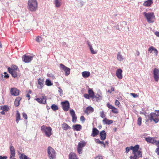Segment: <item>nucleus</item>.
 Here are the masks:
<instances>
[{"label":"nucleus","instance_id":"f257e3e1","mask_svg":"<svg viewBox=\"0 0 159 159\" xmlns=\"http://www.w3.org/2000/svg\"><path fill=\"white\" fill-rule=\"evenodd\" d=\"M38 3L37 0H28V8L31 12H34L38 9Z\"/></svg>","mask_w":159,"mask_h":159},{"label":"nucleus","instance_id":"f03ea898","mask_svg":"<svg viewBox=\"0 0 159 159\" xmlns=\"http://www.w3.org/2000/svg\"><path fill=\"white\" fill-rule=\"evenodd\" d=\"M41 130L42 133L48 137H49L52 134V129L50 126L43 125L41 127Z\"/></svg>","mask_w":159,"mask_h":159},{"label":"nucleus","instance_id":"7ed1b4c3","mask_svg":"<svg viewBox=\"0 0 159 159\" xmlns=\"http://www.w3.org/2000/svg\"><path fill=\"white\" fill-rule=\"evenodd\" d=\"M143 14L148 22L153 23L154 22L155 17L154 13L144 12Z\"/></svg>","mask_w":159,"mask_h":159},{"label":"nucleus","instance_id":"20e7f679","mask_svg":"<svg viewBox=\"0 0 159 159\" xmlns=\"http://www.w3.org/2000/svg\"><path fill=\"white\" fill-rule=\"evenodd\" d=\"M48 156L50 159H55L56 153L55 150L51 147L49 146L47 149Z\"/></svg>","mask_w":159,"mask_h":159},{"label":"nucleus","instance_id":"39448f33","mask_svg":"<svg viewBox=\"0 0 159 159\" xmlns=\"http://www.w3.org/2000/svg\"><path fill=\"white\" fill-rule=\"evenodd\" d=\"M139 148V146L138 145H136L134 147L131 146V150H133V154L135 155L138 154L142 157V153L140 151L138 150Z\"/></svg>","mask_w":159,"mask_h":159},{"label":"nucleus","instance_id":"423d86ee","mask_svg":"<svg viewBox=\"0 0 159 159\" xmlns=\"http://www.w3.org/2000/svg\"><path fill=\"white\" fill-rule=\"evenodd\" d=\"M149 119L151 121L153 120L155 123H157L159 121V116L156 113L152 112L149 115Z\"/></svg>","mask_w":159,"mask_h":159},{"label":"nucleus","instance_id":"0eeeda50","mask_svg":"<svg viewBox=\"0 0 159 159\" xmlns=\"http://www.w3.org/2000/svg\"><path fill=\"white\" fill-rule=\"evenodd\" d=\"M86 144V143L84 141H81L78 143L77 148V151L79 154L82 153V151L83 148L85 146Z\"/></svg>","mask_w":159,"mask_h":159},{"label":"nucleus","instance_id":"6e6552de","mask_svg":"<svg viewBox=\"0 0 159 159\" xmlns=\"http://www.w3.org/2000/svg\"><path fill=\"white\" fill-rule=\"evenodd\" d=\"M61 104L62 106V108L64 111H68L70 108V104L68 101L66 100L61 102Z\"/></svg>","mask_w":159,"mask_h":159},{"label":"nucleus","instance_id":"1a4fd4ad","mask_svg":"<svg viewBox=\"0 0 159 159\" xmlns=\"http://www.w3.org/2000/svg\"><path fill=\"white\" fill-rule=\"evenodd\" d=\"M60 67L61 69L64 71L66 75L68 76L70 74V68L66 66L61 63L60 64Z\"/></svg>","mask_w":159,"mask_h":159},{"label":"nucleus","instance_id":"9d476101","mask_svg":"<svg viewBox=\"0 0 159 159\" xmlns=\"http://www.w3.org/2000/svg\"><path fill=\"white\" fill-rule=\"evenodd\" d=\"M153 77L155 80L157 81L159 80V70L155 68L153 71Z\"/></svg>","mask_w":159,"mask_h":159},{"label":"nucleus","instance_id":"9b49d317","mask_svg":"<svg viewBox=\"0 0 159 159\" xmlns=\"http://www.w3.org/2000/svg\"><path fill=\"white\" fill-rule=\"evenodd\" d=\"M10 93L12 96H17L19 94V90L15 88H11L10 90Z\"/></svg>","mask_w":159,"mask_h":159},{"label":"nucleus","instance_id":"f8f14e48","mask_svg":"<svg viewBox=\"0 0 159 159\" xmlns=\"http://www.w3.org/2000/svg\"><path fill=\"white\" fill-rule=\"evenodd\" d=\"M23 61L25 63H29L33 59V57L29 55H25L22 57Z\"/></svg>","mask_w":159,"mask_h":159},{"label":"nucleus","instance_id":"ddd939ff","mask_svg":"<svg viewBox=\"0 0 159 159\" xmlns=\"http://www.w3.org/2000/svg\"><path fill=\"white\" fill-rule=\"evenodd\" d=\"M87 44L89 46L91 53L92 54H96L98 52L97 50H94L92 47L91 43L88 40L87 41Z\"/></svg>","mask_w":159,"mask_h":159},{"label":"nucleus","instance_id":"4468645a","mask_svg":"<svg viewBox=\"0 0 159 159\" xmlns=\"http://www.w3.org/2000/svg\"><path fill=\"white\" fill-rule=\"evenodd\" d=\"M10 158H14L15 157V150L13 146H12L11 144H10Z\"/></svg>","mask_w":159,"mask_h":159},{"label":"nucleus","instance_id":"2eb2a0df","mask_svg":"<svg viewBox=\"0 0 159 159\" xmlns=\"http://www.w3.org/2000/svg\"><path fill=\"white\" fill-rule=\"evenodd\" d=\"M45 96H43L42 98H38L35 100L39 103L45 104L46 103V99Z\"/></svg>","mask_w":159,"mask_h":159},{"label":"nucleus","instance_id":"dca6fc26","mask_svg":"<svg viewBox=\"0 0 159 159\" xmlns=\"http://www.w3.org/2000/svg\"><path fill=\"white\" fill-rule=\"evenodd\" d=\"M70 113L72 118V121L73 122H75L77 117L76 116L74 111L73 109L70 110Z\"/></svg>","mask_w":159,"mask_h":159},{"label":"nucleus","instance_id":"f3484780","mask_svg":"<svg viewBox=\"0 0 159 159\" xmlns=\"http://www.w3.org/2000/svg\"><path fill=\"white\" fill-rule=\"evenodd\" d=\"M122 70L120 69H119L116 70V75L117 77L120 79H121L122 78Z\"/></svg>","mask_w":159,"mask_h":159},{"label":"nucleus","instance_id":"a211bd4d","mask_svg":"<svg viewBox=\"0 0 159 159\" xmlns=\"http://www.w3.org/2000/svg\"><path fill=\"white\" fill-rule=\"evenodd\" d=\"M148 51L150 53H152V52L153 51L156 56L157 55L158 51L153 46H151L148 49Z\"/></svg>","mask_w":159,"mask_h":159},{"label":"nucleus","instance_id":"6ab92c4d","mask_svg":"<svg viewBox=\"0 0 159 159\" xmlns=\"http://www.w3.org/2000/svg\"><path fill=\"white\" fill-rule=\"evenodd\" d=\"M53 3L56 7H59L62 4V0H54Z\"/></svg>","mask_w":159,"mask_h":159},{"label":"nucleus","instance_id":"aec40b11","mask_svg":"<svg viewBox=\"0 0 159 159\" xmlns=\"http://www.w3.org/2000/svg\"><path fill=\"white\" fill-rule=\"evenodd\" d=\"M19 72V70L17 69L16 70H15L9 72L11 75L14 78H16L17 76V75Z\"/></svg>","mask_w":159,"mask_h":159},{"label":"nucleus","instance_id":"412c9836","mask_svg":"<svg viewBox=\"0 0 159 159\" xmlns=\"http://www.w3.org/2000/svg\"><path fill=\"white\" fill-rule=\"evenodd\" d=\"M101 139L103 141L106 138V134L104 130H102L100 133Z\"/></svg>","mask_w":159,"mask_h":159},{"label":"nucleus","instance_id":"4be33fe9","mask_svg":"<svg viewBox=\"0 0 159 159\" xmlns=\"http://www.w3.org/2000/svg\"><path fill=\"white\" fill-rule=\"evenodd\" d=\"M102 122L104 125L107 124L109 125L113 122L112 120L107 119L106 118H105L102 120Z\"/></svg>","mask_w":159,"mask_h":159},{"label":"nucleus","instance_id":"5701e85b","mask_svg":"<svg viewBox=\"0 0 159 159\" xmlns=\"http://www.w3.org/2000/svg\"><path fill=\"white\" fill-rule=\"evenodd\" d=\"M145 140L148 143H155L156 142V140L155 139V138H145Z\"/></svg>","mask_w":159,"mask_h":159},{"label":"nucleus","instance_id":"b1692460","mask_svg":"<svg viewBox=\"0 0 159 159\" xmlns=\"http://www.w3.org/2000/svg\"><path fill=\"white\" fill-rule=\"evenodd\" d=\"M93 111L94 109L92 107L89 106L86 108L85 112L88 114L93 112Z\"/></svg>","mask_w":159,"mask_h":159},{"label":"nucleus","instance_id":"393cba45","mask_svg":"<svg viewBox=\"0 0 159 159\" xmlns=\"http://www.w3.org/2000/svg\"><path fill=\"white\" fill-rule=\"evenodd\" d=\"M69 159H79V158L74 153L70 152L69 155Z\"/></svg>","mask_w":159,"mask_h":159},{"label":"nucleus","instance_id":"a878e982","mask_svg":"<svg viewBox=\"0 0 159 159\" xmlns=\"http://www.w3.org/2000/svg\"><path fill=\"white\" fill-rule=\"evenodd\" d=\"M72 127L74 130H76L77 131H80L82 129L81 125L79 124H76L73 125Z\"/></svg>","mask_w":159,"mask_h":159},{"label":"nucleus","instance_id":"bb28decb","mask_svg":"<svg viewBox=\"0 0 159 159\" xmlns=\"http://www.w3.org/2000/svg\"><path fill=\"white\" fill-rule=\"evenodd\" d=\"M153 3L152 0H148L145 1L143 3V5L145 7L150 6Z\"/></svg>","mask_w":159,"mask_h":159},{"label":"nucleus","instance_id":"cd10ccee","mask_svg":"<svg viewBox=\"0 0 159 159\" xmlns=\"http://www.w3.org/2000/svg\"><path fill=\"white\" fill-rule=\"evenodd\" d=\"M82 76L84 78L88 77L90 75V73L88 71H84L82 73Z\"/></svg>","mask_w":159,"mask_h":159},{"label":"nucleus","instance_id":"c85d7f7f","mask_svg":"<svg viewBox=\"0 0 159 159\" xmlns=\"http://www.w3.org/2000/svg\"><path fill=\"white\" fill-rule=\"evenodd\" d=\"M125 59V58L122 56L120 52H118L117 55V59L119 61H122Z\"/></svg>","mask_w":159,"mask_h":159},{"label":"nucleus","instance_id":"c756f323","mask_svg":"<svg viewBox=\"0 0 159 159\" xmlns=\"http://www.w3.org/2000/svg\"><path fill=\"white\" fill-rule=\"evenodd\" d=\"M99 131L96 128H93L92 131V133L91 134V136L94 137L99 134Z\"/></svg>","mask_w":159,"mask_h":159},{"label":"nucleus","instance_id":"7c9ffc66","mask_svg":"<svg viewBox=\"0 0 159 159\" xmlns=\"http://www.w3.org/2000/svg\"><path fill=\"white\" fill-rule=\"evenodd\" d=\"M62 127L63 129L65 130H67L71 129V127L66 123H64L62 124Z\"/></svg>","mask_w":159,"mask_h":159},{"label":"nucleus","instance_id":"2f4dec72","mask_svg":"<svg viewBox=\"0 0 159 159\" xmlns=\"http://www.w3.org/2000/svg\"><path fill=\"white\" fill-rule=\"evenodd\" d=\"M21 98L20 97H17L14 102V104L15 106L18 107L20 105V102Z\"/></svg>","mask_w":159,"mask_h":159},{"label":"nucleus","instance_id":"473e14b6","mask_svg":"<svg viewBox=\"0 0 159 159\" xmlns=\"http://www.w3.org/2000/svg\"><path fill=\"white\" fill-rule=\"evenodd\" d=\"M88 93L90 96L93 98H96L97 97L94 95V93L92 89H90L89 90Z\"/></svg>","mask_w":159,"mask_h":159},{"label":"nucleus","instance_id":"72a5a7b5","mask_svg":"<svg viewBox=\"0 0 159 159\" xmlns=\"http://www.w3.org/2000/svg\"><path fill=\"white\" fill-rule=\"evenodd\" d=\"M17 69H19L18 67L16 65L12 66L11 67H8V72L16 70Z\"/></svg>","mask_w":159,"mask_h":159},{"label":"nucleus","instance_id":"f704fd0d","mask_svg":"<svg viewBox=\"0 0 159 159\" xmlns=\"http://www.w3.org/2000/svg\"><path fill=\"white\" fill-rule=\"evenodd\" d=\"M19 157L20 159H31L23 153L21 154Z\"/></svg>","mask_w":159,"mask_h":159},{"label":"nucleus","instance_id":"c9c22d12","mask_svg":"<svg viewBox=\"0 0 159 159\" xmlns=\"http://www.w3.org/2000/svg\"><path fill=\"white\" fill-rule=\"evenodd\" d=\"M16 117V121L17 123H18L19 121L20 120V113L18 111H17Z\"/></svg>","mask_w":159,"mask_h":159},{"label":"nucleus","instance_id":"e433bc0d","mask_svg":"<svg viewBox=\"0 0 159 159\" xmlns=\"http://www.w3.org/2000/svg\"><path fill=\"white\" fill-rule=\"evenodd\" d=\"M45 84L48 86H51L52 85V83L48 79H47L45 81Z\"/></svg>","mask_w":159,"mask_h":159},{"label":"nucleus","instance_id":"4c0bfd02","mask_svg":"<svg viewBox=\"0 0 159 159\" xmlns=\"http://www.w3.org/2000/svg\"><path fill=\"white\" fill-rule=\"evenodd\" d=\"M38 84L41 86V88H42V86L43 84V79L39 78L38 81Z\"/></svg>","mask_w":159,"mask_h":159},{"label":"nucleus","instance_id":"58836bf2","mask_svg":"<svg viewBox=\"0 0 159 159\" xmlns=\"http://www.w3.org/2000/svg\"><path fill=\"white\" fill-rule=\"evenodd\" d=\"M51 108L54 111L57 110L58 109L57 106L54 104L52 105Z\"/></svg>","mask_w":159,"mask_h":159},{"label":"nucleus","instance_id":"ea45409f","mask_svg":"<svg viewBox=\"0 0 159 159\" xmlns=\"http://www.w3.org/2000/svg\"><path fill=\"white\" fill-rule=\"evenodd\" d=\"M141 157L138 154L134 155V156H131L130 157V159H138V157Z\"/></svg>","mask_w":159,"mask_h":159},{"label":"nucleus","instance_id":"a19ab883","mask_svg":"<svg viewBox=\"0 0 159 159\" xmlns=\"http://www.w3.org/2000/svg\"><path fill=\"white\" fill-rule=\"evenodd\" d=\"M2 109L3 111H8L9 107L5 105L2 107Z\"/></svg>","mask_w":159,"mask_h":159},{"label":"nucleus","instance_id":"79ce46f5","mask_svg":"<svg viewBox=\"0 0 159 159\" xmlns=\"http://www.w3.org/2000/svg\"><path fill=\"white\" fill-rule=\"evenodd\" d=\"M142 118L141 117H139L137 120V124L138 125L140 126L141 125L142 123Z\"/></svg>","mask_w":159,"mask_h":159},{"label":"nucleus","instance_id":"37998d69","mask_svg":"<svg viewBox=\"0 0 159 159\" xmlns=\"http://www.w3.org/2000/svg\"><path fill=\"white\" fill-rule=\"evenodd\" d=\"M111 111L114 113L117 114L118 113L117 109V108H116L114 107V108H113L112 109Z\"/></svg>","mask_w":159,"mask_h":159},{"label":"nucleus","instance_id":"c03bdc74","mask_svg":"<svg viewBox=\"0 0 159 159\" xmlns=\"http://www.w3.org/2000/svg\"><path fill=\"white\" fill-rule=\"evenodd\" d=\"M100 116L102 118H103L105 117L106 116L104 114V112L103 111H102L100 112Z\"/></svg>","mask_w":159,"mask_h":159},{"label":"nucleus","instance_id":"a18cd8bd","mask_svg":"<svg viewBox=\"0 0 159 159\" xmlns=\"http://www.w3.org/2000/svg\"><path fill=\"white\" fill-rule=\"evenodd\" d=\"M36 40L38 42H40L42 41V38L39 36H38L36 38Z\"/></svg>","mask_w":159,"mask_h":159},{"label":"nucleus","instance_id":"49530a36","mask_svg":"<svg viewBox=\"0 0 159 159\" xmlns=\"http://www.w3.org/2000/svg\"><path fill=\"white\" fill-rule=\"evenodd\" d=\"M130 95L134 98H135L139 96V95L134 93H130Z\"/></svg>","mask_w":159,"mask_h":159},{"label":"nucleus","instance_id":"de8ad7c7","mask_svg":"<svg viewBox=\"0 0 159 159\" xmlns=\"http://www.w3.org/2000/svg\"><path fill=\"white\" fill-rule=\"evenodd\" d=\"M114 91V88L113 87H111V90H108L107 91V92L109 93H111L112 91Z\"/></svg>","mask_w":159,"mask_h":159},{"label":"nucleus","instance_id":"09e8293b","mask_svg":"<svg viewBox=\"0 0 159 159\" xmlns=\"http://www.w3.org/2000/svg\"><path fill=\"white\" fill-rule=\"evenodd\" d=\"M95 159H103V158L102 156L101 155H99L95 157Z\"/></svg>","mask_w":159,"mask_h":159},{"label":"nucleus","instance_id":"8fccbe9b","mask_svg":"<svg viewBox=\"0 0 159 159\" xmlns=\"http://www.w3.org/2000/svg\"><path fill=\"white\" fill-rule=\"evenodd\" d=\"M107 106L109 108L111 109H112L114 107L113 106L111 105H110L109 104H107Z\"/></svg>","mask_w":159,"mask_h":159},{"label":"nucleus","instance_id":"3c124183","mask_svg":"<svg viewBox=\"0 0 159 159\" xmlns=\"http://www.w3.org/2000/svg\"><path fill=\"white\" fill-rule=\"evenodd\" d=\"M125 149L126 152V153H128L129 152L130 150H131V146L130 148L128 147H126L125 148Z\"/></svg>","mask_w":159,"mask_h":159},{"label":"nucleus","instance_id":"603ef678","mask_svg":"<svg viewBox=\"0 0 159 159\" xmlns=\"http://www.w3.org/2000/svg\"><path fill=\"white\" fill-rule=\"evenodd\" d=\"M80 120L82 121L83 123L84 122L85 120L84 117L83 116H81L80 118Z\"/></svg>","mask_w":159,"mask_h":159},{"label":"nucleus","instance_id":"864d4df0","mask_svg":"<svg viewBox=\"0 0 159 159\" xmlns=\"http://www.w3.org/2000/svg\"><path fill=\"white\" fill-rule=\"evenodd\" d=\"M22 115H23V117L25 119H27V114L26 113H22Z\"/></svg>","mask_w":159,"mask_h":159},{"label":"nucleus","instance_id":"5fc2aeb1","mask_svg":"<svg viewBox=\"0 0 159 159\" xmlns=\"http://www.w3.org/2000/svg\"><path fill=\"white\" fill-rule=\"evenodd\" d=\"M84 97L85 98H86L87 99H89V95L87 94H85L84 95Z\"/></svg>","mask_w":159,"mask_h":159},{"label":"nucleus","instance_id":"6e6d98bb","mask_svg":"<svg viewBox=\"0 0 159 159\" xmlns=\"http://www.w3.org/2000/svg\"><path fill=\"white\" fill-rule=\"evenodd\" d=\"M47 76H48L49 77H52V78H54V76L52 74H47Z\"/></svg>","mask_w":159,"mask_h":159},{"label":"nucleus","instance_id":"4d7b16f0","mask_svg":"<svg viewBox=\"0 0 159 159\" xmlns=\"http://www.w3.org/2000/svg\"><path fill=\"white\" fill-rule=\"evenodd\" d=\"M95 142L96 143L100 144L101 143V141L99 140V139H98L95 140Z\"/></svg>","mask_w":159,"mask_h":159},{"label":"nucleus","instance_id":"13d9d810","mask_svg":"<svg viewBox=\"0 0 159 159\" xmlns=\"http://www.w3.org/2000/svg\"><path fill=\"white\" fill-rule=\"evenodd\" d=\"M120 104V102L118 100H116L115 102V105L116 106H118Z\"/></svg>","mask_w":159,"mask_h":159},{"label":"nucleus","instance_id":"bf43d9fd","mask_svg":"<svg viewBox=\"0 0 159 159\" xmlns=\"http://www.w3.org/2000/svg\"><path fill=\"white\" fill-rule=\"evenodd\" d=\"M155 34L157 37H159V32L158 31H156L155 32Z\"/></svg>","mask_w":159,"mask_h":159},{"label":"nucleus","instance_id":"052dcab7","mask_svg":"<svg viewBox=\"0 0 159 159\" xmlns=\"http://www.w3.org/2000/svg\"><path fill=\"white\" fill-rule=\"evenodd\" d=\"M7 158V157L6 156L2 157L0 156V159H6Z\"/></svg>","mask_w":159,"mask_h":159},{"label":"nucleus","instance_id":"680f3d73","mask_svg":"<svg viewBox=\"0 0 159 159\" xmlns=\"http://www.w3.org/2000/svg\"><path fill=\"white\" fill-rule=\"evenodd\" d=\"M100 144H102L103 145L104 147H105V143L103 141H101Z\"/></svg>","mask_w":159,"mask_h":159},{"label":"nucleus","instance_id":"e2e57ef3","mask_svg":"<svg viewBox=\"0 0 159 159\" xmlns=\"http://www.w3.org/2000/svg\"><path fill=\"white\" fill-rule=\"evenodd\" d=\"M26 97L28 98V100H30V95L29 94V93H28L26 95Z\"/></svg>","mask_w":159,"mask_h":159},{"label":"nucleus","instance_id":"0e129e2a","mask_svg":"<svg viewBox=\"0 0 159 159\" xmlns=\"http://www.w3.org/2000/svg\"><path fill=\"white\" fill-rule=\"evenodd\" d=\"M96 96L97 97L95 98H99V99H100V98H102L101 96H100V95H97Z\"/></svg>","mask_w":159,"mask_h":159},{"label":"nucleus","instance_id":"69168bd1","mask_svg":"<svg viewBox=\"0 0 159 159\" xmlns=\"http://www.w3.org/2000/svg\"><path fill=\"white\" fill-rule=\"evenodd\" d=\"M9 77V76L8 74H7L6 75H5L4 76V77L6 79L8 78Z\"/></svg>","mask_w":159,"mask_h":159},{"label":"nucleus","instance_id":"338daca9","mask_svg":"<svg viewBox=\"0 0 159 159\" xmlns=\"http://www.w3.org/2000/svg\"><path fill=\"white\" fill-rule=\"evenodd\" d=\"M156 152H157V154L159 155V148H157L156 150Z\"/></svg>","mask_w":159,"mask_h":159},{"label":"nucleus","instance_id":"774afa93","mask_svg":"<svg viewBox=\"0 0 159 159\" xmlns=\"http://www.w3.org/2000/svg\"><path fill=\"white\" fill-rule=\"evenodd\" d=\"M155 111L157 112V116H159V110H156Z\"/></svg>","mask_w":159,"mask_h":159}]
</instances>
